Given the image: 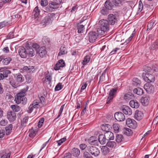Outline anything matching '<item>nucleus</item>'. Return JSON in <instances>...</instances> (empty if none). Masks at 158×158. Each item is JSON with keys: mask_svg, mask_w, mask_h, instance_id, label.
Instances as JSON below:
<instances>
[{"mask_svg": "<svg viewBox=\"0 0 158 158\" xmlns=\"http://www.w3.org/2000/svg\"><path fill=\"white\" fill-rule=\"evenodd\" d=\"M116 141L118 143H120L123 141V137L121 135H117L115 139Z\"/></svg>", "mask_w": 158, "mask_h": 158, "instance_id": "obj_44", "label": "nucleus"}, {"mask_svg": "<svg viewBox=\"0 0 158 158\" xmlns=\"http://www.w3.org/2000/svg\"><path fill=\"white\" fill-rule=\"evenodd\" d=\"M129 104L130 106L133 108H137L139 106V102L136 100H131Z\"/></svg>", "mask_w": 158, "mask_h": 158, "instance_id": "obj_21", "label": "nucleus"}, {"mask_svg": "<svg viewBox=\"0 0 158 158\" xmlns=\"http://www.w3.org/2000/svg\"><path fill=\"white\" fill-rule=\"evenodd\" d=\"M144 88L148 93H152L154 90V85L149 83L145 84L144 85Z\"/></svg>", "mask_w": 158, "mask_h": 158, "instance_id": "obj_8", "label": "nucleus"}, {"mask_svg": "<svg viewBox=\"0 0 158 158\" xmlns=\"http://www.w3.org/2000/svg\"><path fill=\"white\" fill-rule=\"evenodd\" d=\"M143 78L145 81L148 83L153 82L155 81L154 76L148 73L143 75Z\"/></svg>", "mask_w": 158, "mask_h": 158, "instance_id": "obj_5", "label": "nucleus"}, {"mask_svg": "<svg viewBox=\"0 0 158 158\" xmlns=\"http://www.w3.org/2000/svg\"><path fill=\"white\" fill-rule=\"evenodd\" d=\"M19 54L22 58H25L27 55V51L23 47H21L19 50Z\"/></svg>", "mask_w": 158, "mask_h": 158, "instance_id": "obj_10", "label": "nucleus"}, {"mask_svg": "<svg viewBox=\"0 0 158 158\" xmlns=\"http://www.w3.org/2000/svg\"><path fill=\"white\" fill-rule=\"evenodd\" d=\"M124 133L126 135L130 136L132 134L133 132L131 129L127 128L124 129Z\"/></svg>", "mask_w": 158, "mask_h": 158, "instance_id": "obj_43", "label": "nucleus"}, {"mask_svg": "<svg viewBox=\"0 0 158 158\" xmlns=\"http://www.w3.org/2000/svg\"><path fill=\"white\" fill-rule=\"evenodd\" d=\"M62 88L61 83H58L56 86L55 89V91H59Z\"/></svg>", "mask_w": 158, "mask_h": 158, "instance_id": "obj_58", "label": "nucleus"}, {"mask_svg": "<svg viewBox=\"0 0 158 158\" xmlns=\"http://www.w3.org/2000/svg\"><path fill=\"white\" fill-rule=\"evenodd\" d=\"M113 3L116 6H120L123 5V3L121 0H112Z\"/></svg>", "mask_w": 158, "mask_h": 158, "instance_id": "obj_40", "label": "nucleus"}, {"mask_svg": "<svg viewBox=\"0 0 158 158\" xmlns=\"http://www.w3.org/2000/svg\"><path fill=\"white\" fill-rule=\"evenodd\" d=\"M98 140L102 145L104 144L106 142L107 139L105 135L103 134H100L98 137Z\"/></svg>", "mask_w": 158, "mask_h": 158, "instance_id": "obj_16", "label": "nucleus"}, {"mask_svg": "<svg viewBox=\"0 0 158 158\" xmlns=\"http://www.w3.org/2000/svg\"><path fill=\"white\" fill-rule=\"evenodd\" d=\"M11 73V72L9 70H7L3 72L2 75H3L4 78L5 77H7L8 76V75L10 74Z\"/></svg>", "mask_w": 158, "mask_h": 158, "instance_id": "obj_59", "label": "nucleus"}, {"mask_svg": "<svg viewBox=\"0 0 158 158\" xmlns=\"http://www.w3.org/2000/svg\"><path fill=\"white\" fill-rule=\"evenodd\" d=\"M40 3L42 6H45L48 4L47 0H41Z\"/></svg>", "mask_w": 158, "mask_h": 158, "instance_id": "obj_64", "label": "nucleus"}, {"mask_svg": "<svg viewBox=\"0 0 158 158\" xmlns=\"http://www.w3.org/2000/svg\"><path fill=\"white\" fill-rule=\"evenodd\" d=\"M37 53H39V56L41 57H44L47 53L45 47L43 46L40 48L39 49L37 50Z\"/></svg>", "mask_w": 158, "mask_h": 158, "instance_id": "obj_15", "label": "nucleus"}, {"mask_svg": "<svg viewBox=\"0 0 158 158\" xmlns=\"http://www.w3.org/2000/svg\"><path fill=\"white\" fill-rule=\"evenodd\" d=\"M98 35L95 32H91L89 34V40L90 42H93L97 39Z\"/></svg>", "mask_w": 158, "mask_h": 158, "instance_id": "obj_13", "label": "nucleus"}, {"mask_svg": "<svg viewBox=\"0 0 158 158\" xmlns=\"http://www.w3.org/2000/svg\"><path fill=\"white\" fill-rule=\"evenodd\" d=\"M65 65V63L63 60H61L58 61L55 65L54 69L56 70L60 69V67L63 68Z\"/></svg>", "mask_w": 158, "mask_h": 158, "instance_id": "obj_14", "label": "nucleus"}, {"mask_svg": "<svg viewBox=\"0 0 158 158\" xmlns=\"http://www.w3.org/2000/svg\"><path fill=\"white\" fill-rule=\"evenodd\" d=\"M133 92L134 93L136 94L139 95H142L143 93V89L139 87L134 89L133 90Z\"/></svg>", "mask_w": 158, "mask_h": 158, "instance_id": "obj_27", "label": "nucleus"}, {"mask_svg": "<svg viewBox=\"0 0 158 158\" xmlns=\"http://www.w3.org/2000/svg\"><path fill=\"white\" fill-rule=\"evenodd\" d=\"M40 102V104H42V105H44L45 103V98L43 96H41L40 97H39Z\"/></svg>", "mask_w": 158, "mask_h": 158, "instance_id": "obj_63", "label": "nucleus"}, {"mask_svg": "<svg viewBox=\"0 0 158 158\" xmlns=\"http://www.w3.org/2000/svg\"><path fill=\"white\" fill-rule=\"evenodd\" d=\"M104 135H105L107 140H113L114 139L113 133L110 131L106 132Z\"/></svg>", "mask_w": 158, "mask_h": 158, "instance_id": "obj_25", "label": "nucleus"}, {"mask_svg": "<svg viewBox=\"0 0 158 158\" xmlns=\"http://www.w3.org/2000/svg\"><path fill=\"white\" fill-rule=\"evenodd\" d=\"M99 24L100 27L102 29L106 31L109 30V24L107 20L105 19H102L99 22Z\"/></svg>", "mask_w": 158, "mask_h": 158, "instance_id": "obj_6", "label": "nucleus"}, {"mask_svg": "<svg viewBox=\"0 0 158 158\" xmlns=\"http://www.w3.org/2000/svg\"><path fill=\"white\" fill-rule=\"evenodd\" d=\"M106 145L110 148H114L116 146V143L114 141H108Z\"/></svg>", "mask_w": 158, "mask_h": 158, "instance_id": "obj_36", "label": "nucleus"}, {"mask_svg": "<svg viewBox=\"0 0 158 158\" xmlns=\"http://www.w3.org/2000/svg\"><path fill=\"white\" fill-rule=\"evenodd\" d=\"M9 82L10 85L13 87L16 88L18 85L13 78H10L9 79Z\"/></svg>", "mask_w": 158, "mask_h": 158, "instance_id": "obj_41", "label": "nucleus"}, {"mask_svg": "<svg viewBox=\"0 0 158 158\" xmlns=\"http://www.w3.org/2000/svg\"><path fill=\"white\" fill-rule=\"evenodd\" d=\"M126 123L127 126L132 129H135L137 126L135 121L131 118H128L127 119Z\"/></svg>", "mask_w": 158, "mask_h": 158, "instance_id": "obj_4", "label": "nucleus"}, {"mask_svg": "<svg viewBox=\"0 0 158 158\" xmlns=\"http://www.w3.org/2000/svg\"><path fill=\"white\" fill-rule=\"evenodd\" d=\"M52 79V76L50 74H47L43 79V82L47 84H50L51 82Z\"/></svg>", "mask_w": 158, "mask_h": 158, "instance_id": "obj_19", "label": "nucleus"}, {"mask_svg": "<svg viewBox=\"0 0 158 158\" xmlns=\"http://www.w3.org/2000/svg\"><path fill=\"white\" fill-rule=\"evenodd\" d=\"M25 93L23 92H20L18 93L15 96V101L17 104L21 103H23L24 101L25 100V98L24 97Z\"/></svg>", "mask_w": 158, "mask_h": 158, "instance_id": "obj_2", "label": "nucleus"}, {"mask_svg": "<svg viewBox=\"0 0 158 158\" xmlns=\"http://www.w3.org/2000/svg\"><path fill=\"white\" fill-rule=\"evenodd\" d=\"M54 7H52L49 4L45 8V12H52L53 10Z\"/></svg>", "mask_w": 158, "mask_h": 158, "instance_id": "obj_48", "label": "nucleus"}, {"mask_svg": "<svg viewBox=\"0 0 158 158\" xmlns=\"http://www.w3.org/2000/svg\"><path fill=\"white\" fill-rule=\"evenodd\" d=\"M90 60V56H89L87 55L85 56L82 62V64L84 65H85L89 62Z\"/></svg>", "mask_w": 158, "mask_h": 158, "instance_id": "obj_38", "label": "nucleus"}, {"mask_svg": "<svg viewBox=\"0 0 158 158\" xmlns=\"http://www.w3.org/2000/svg\"><path fill=\"white\" fill-rule=\"evenodd\" d=\"M87 85V84L86 82H83L81 84V87L80 90V92L82 91V90H83L85 89L86 88V86Z\"/></svg>", "mask_w": 158, "mask_h": 158, "instance_id": "obj_62", "label": "nucleus"}, {"mask_svg": "<svg viewBox=\"0 0 158 158\" xmlns=\"http://www.w3.org/2000/svg\"><path fill=\"white\" fill-rule=\"evenodd\" d=\"M27 55H28L29 57H32L35 55L34 50L32 48H29V49H27Z\"/></svg>", "mask_w": 158, "mask_h": 158, "instance_id": "obj_39", "label": "nucleus"}, {"mask_svg": "<svg viewBox=\"0 0 158 158\" xmlns=\"http://www.w3.org/2000/svg\"><path fill=\"white\" fill-rule=\"evenodd\" d=\"M40 12V10L38 9V6H36L34 9L33 13L35 17H37L38 16Z\"/></svg>", "mask_w": 158, "mask_h": 158, "instance_id": "obj_46", "label": "nucleus"}, {"mask_svg": "<svg viewBox=\"0 0 158 158\" xmlns=\"http://www.w3.org/2000/svg\"><path fill=\"white\" fill-rule=\"evenodd\" d=\"M34 68L33 66H24L23 67L24 70H27L28 72H33L34 71Z\"/></svg>", "mask_w": 158, "mask_h": 158, "instance_id": "obj_55", "label": "nucleus"}, {"mask_svg": "<svg viewBox=\"0 0 158 158\" xmlns=\"http://www.w3.org/2000/svg\"><path fill=\"white\" fill-rule=\"evenodd\" d=\"M88 150L92 155L97 156L100 154V151L98 148L95 146H90L88 147Z\"/></svg>", "mask_w": 158, "mask_h": 158, "instance_id": "obj_3", "label": "nucleus"}, {"mask_svg": "<svg viewBox=\"0 0 158 158\" xmlns=\"http://www.w3.org/2000/svg\"><path fill=\"white\" fill-rule=\"evenodd\" d=\"M67 52L66 48L64 46H61L60 50V52L58 53V56H61L62 55L66 54Z\"/></svg>", "mask_w": 158, "mask_h": 158, "instance_id": "obj_26", "label": "nucleus"}, {"mask_svg": "<svg viewBox=\"0 0 158 158\" xmlns=\"http://www.w3.org/2000/svg\"><path fill=\"white\" fill-rule=\"evenodd\" d=\"M87 81L86 82L90 83L93 79V77L90 73H88L87 75Z\"/></svg>", "mask_w": 158, "mask_h": 158, "instance_id": "obj_53", "label": "nucleus"}, {"mask_svg": "<svg viewBox=\"0 0 158 158\" xmlns=\"http://www.w3.org/2000/svg\"><path fill=\"white\" fill-rule=\"evenodd\" d=\"M117 89L115 88L113 89L110 90L109 92V95L114 97V95L116 94L117 92Z\"/></svg>", "mask_w": 158, "mask_h": 158, "instance_id": "obj_49", "label": "nucleus"}, {"mask_svg": "<svg viewBox=\"0 0 158 158\" xmlns=\"http://www.w3.org/2000/svg\"><path fill=\"white\" fill-rule=\"evenodd\" d=\"M155 21L154 20L151 21L148 23L147 26V30L148 31L151 29L154 25Z\"/></svg>", "mask_w": 158, "mask_h": 158, "instance_id": "obj_50", "label": "nucleus"}, {"mask_svg": "<svg viewBox=\"0 0 158 158\" xmlns=\"http://www.w3.org/2000/svg\"><path fill=\"white\" fill-rule=\"evenodd\" d=\"M114 117L115 119L118 121H124L125 119V116L121 112L116 113L114 114Z\"/></svg>", "mask_w": 158, "mask_h": 158, "instance_id": "obj_9", "label": "nucleus"}, {"mask_svg": "<svg viewBox=\"0 0 158 158\" xmlns=\"http://www.w3.org/2000/svg\"><path fill=\"white\" fill-rule=\"evenodd\" d=\"M77 32L78 33H82L83 32V31L85 29V27L82 25H80L79 23L77 24Z\"/></svg>", "mask_w": 158, "mask_h": 158, "instance_id": "obj_37", "label": "nucleus"}, {"mask_svg": "<svg viewBox=\"0 0 158 158\" xmlns=\"http://www.w3.org/2000/svg\"><path fill=\"white\" fill-rule=\"evenodd\" d=\"M108 24L112 25H114L117 21L116 17L112 14H110L108 15Z\"/></svg>", "mask_w": 158, "mask_h": 158, "instance_id": "obj_11", "label": "nucleus"}, {"mask_svg": "<svg viewBox=\"0 0 158 158\" xmlns=\"http://www.w3.org/2000/svg\"><path fill=\"white\" fill-rule=\"evenodd\" d=\"M33 106L31 104L28 107V109L27 110V112L29 113H31L33 111L34 109Z\"/></svg>", "mask_w": 158, "mask_h": 158, "instance_id": "obj_60", "label": "nucleus"}, {"mask_svg": "<svg viewBox=\"0 0 158 158\" xmlns=\"http://www.w3.org/2000/svg\"><path fill=\"white\" fill-rule=\"evenodd\" d=\"M121 109L123 112L126 115H130L132 113V111L131 108L129 106L123 105L122 106Z\"/></svg>", "mask_w": 158, "mask_h": 158, "instance_id": "obj_7", "label": "nucleus"}, {"mask_svg": "<svg viewBox=\"0 0 158 158\" xmlns=\"http://www.w3.org/2000/svg\"><path fill=\"white\" fill-rule=\"evenodd\" d=\"M10 107L15 112H18L21 109L20 107L16 104L11 105Z\"/></svg>", "mask_w": 158, "mask_h": 158, "instance_id": "obj_45", "label": "nucleus"}, {"mask_svg": "<svg viewBox=\"0 0 158 158\" xmlns=\"http://www.w3.org/2000/svg\"><path fill=\"white\" fill-rule=\"evenodd\" d=\"M150 99V98L148 96H146L142 97L141 99V101L143 105L147 106L149 104Z\"/></svg>", "mask_w": 158, "mask_h": 158, "instance_id": "obj_20", "label": "nucleus"}, {"mask_svg": "<svg viewBox=\"0 0 158 158\" xmlns=\"http://www.w3.org/2000/svg\"><path fill=\"white\" fill-rule=\"evenodd\" d=\"M101 151L104 155H106L109 153L110 150L106 146H102L101 149Z\"/></svg>", "mask_w": 158, "mask_h": 158, "instance_id": "obj_31", "label": "nucleus"}, {"mask_svg": "<svg viewBox=\"0 0 158 158\" xmlns=\"http://www.w3.org/2000/svg\"><path fill=\"white\" fill-rule=\"evenodd\" d=\"M16 80L18 82H21L24 80V79L23 78V76L21 74H19L16 77Z\"/></svg>", "mask_w": 158, "mask_h": 158, "instance_id": "obj_52", "label": "nucleus"}, {"mask_svg": "<svg viewBox=\"0 0 158 158\" xmlns=\"http://www.w3.org/2000/svg\"><path fill=\"white\" fill-rule=\"evenodd\" d=\"M84 158H93L88 152H85L83 155Z\"/></svg>", "mask_w": 158, "mask_h": 158, "instance_id": "obj_56", "label": "nucleus"}, {"mask_svg": "<svg viewBox=\"0 0 158 158\" xmlns=\"http://www.w3.org/2000/svg\"><path fill=\"white\" fill-rule=\"evenodd\" d=\"M113 127L114 132L116 133H118L119 130L118 124L116 123L114 124L113 125Z\"/></svg>", "mask_w": 158, "mask_h": 158, "instance_id": "obj_51", "label": "nucleus"}, {"mask_svg": "<svg viewBox=\"0 0 158 158\" xmlns=\"http://www.w3.org/2000/svg\"><path fill=\"white\" fill-rule=\"evenodd\" d=\"M44 120V118H42L40 120L38 124V126L40 128L43 125Z\"/></svg>", "mask_w": 158, "mask_h": 158, "instance_id": "obj_57", "label": "nucleus"}, {"mask_svg": "<svg viewBox=\"0 0 158 158\" xmlns=\"http://www.w3.org/2000/svg\"><path fill=\"white\" fill-rule=\"evenodd\" d=\"M3 59L2 62L4 65L8 64L12 60L11 58L9 57L5 58H4Z\"/></svg>", "mask_w": 158, "mask_h": 158, "instance_id": "obj_42", "label": "nucleus"}, {"mask_svg": "<svg viewBox=\"0 0 158 158\" xmlns=\"http://www.w3.org/2000/svg\"><path fill=\"white\" fill-rule=\"evenodd\" d=\"M28 119V116L25 117L23 118L21 122V125L22 127H24L26 126L27 124Z\"/></svg>", "mask_w": 158, "mask_h": 158, "instance_id": "obj_33", "label": "nucleus"}, {"mask_svg": "<svg viewBox=\"0 0 158 158\" xmlns=\"http://www.w3.org/2000/svg\"><path fill=\"white\" fill-rule=\"evenodd\" d=\"M134 95L132 93H129L126 94L124 96V98L126 100H129L133 98Z\"/></svg>", "mask_w": 158, "mask_h": 158, "instance_id": "obj_35", "label": "nucleus"}, {"mask_svg": "<svg viewBox=\"0 0 158 158\" xmlns=\"http://www.w3.org/2000/svg\"><path fill=\"white\" fill-rule=\"evenodd\" d=\"M55 14L53 13H49L46 16L42 21L43 25H47L51 23L54 20Z\"/></svg>", "mask_w": 158, "mask_h": 158, "instance_id": "obj_1", "label": "nucleus"}, {"mask_svg": "<svg viewBox=\"0 0 158 158\" xmlns=\"http://www.w3.org/2000/svg\"><path fill=\"white\" fill-rule=\"evenodd\" d=\"M101 128L102 131H106V132L110 131L111 127L108 124H102L101 126Z\"/></svg>", "mask_w": 158, "mask_h": 158, "instance_id": "obj_23", "label": "nucleus"}, {"mask_svg": "<svg viewBox=\"0 0 158 158\" xmlns=\"http://www.w3.org/2000/svg\"><path fill=\"white\" fill-rule=\"evenodd\" d=\"M141 83V81L137 78H135L133 79L132 84L136 86H139Z\"/></svg>", "mask_w": 158, "mask_h": 158, "instance_id": "obj_32", "label": "nucleus"}, {"mask_svg": "<svg viewBox=\"0 0 158 158\" xmlns=\"http://www.w3.org/2000/svg\"><path fill=\"white\" fill-rule=\"evenodd\" d=\"M158 48V39L155 42L152 43L149 47V49L150 50H154Z\"/></svg>", "mask_w": 158, "mask_h": 158, "instance_id": "obj_22", "label": "nucleus"}, {"mask_svg": "<svg viewBox=\"0 0 158 158\" xmlns=\"http://www.w3.org/2000/svg\"><path fill=\"white\" fill-rule=\"evenodd\" d=\"M135 33V30L133 31L132 33L131 34V36L124 43H126V44L128 43L132 39V38L134 36V35Z\"/></svg>", "mask_w": 158, "mask_h": 158, "instance_id": "obj_54", "label": "nucleus"}, {"mask_svg": "<svg viewBox=\"0 0 158 158\" xmlns=\"http://www.w3.org/2000/svg\"><path fill=\"white\" fill-rule=\"evenodd\" d=\"M143 114L141 111L136 110L135 112V118L138 120H140L143 118Z\"/></svg>", "mask_w": 158, "mask_h": 158, "instance_id": "obj_18", "label": "nucleus"}, {"mask_svg": "<svg viewBox=\"0 0 158 158\" xmlns=\"http://www.w3.org/2000/svg\"><path fill=\"white\" fill-rule=\"evenodd\" d=\"M29 136L31 138H33L37 133L36 130H34L33 128L30 129L29 131Z\"/></svg>", "mask_w": 158, "mask_h": 158, "instance_id": "obj_29", "label": "nucleus"}, {"mask_svg": "<svg viewBox=\"0 0 158 158\" xmlns=\"http://www.w3.org/2000/svg\"><path fill=\"white\" fill-rule=\"evenodd\" d=\"M89 143L91 145H98V142L97 137L95 136H92L89 139Z\"/></svg>", "mask_w": 158, "mask_h": 158, "instance_id": "obj_17", "label": "nucleus"}, {"mask_svg": "<svg viewBox=\"0 0 158 158\" xmlns=\"http://www.w3.org/2000/svg\"><path fill=\"white\" fill-rule=\"evenodd\" d=\"M72 153L73 156L75 157L78 156L80 154L79 150L77 148H74L73 149Z\"/></svg>", "mask_w": 158, "mask_h": 158, "instance_id": "obj_34", "label": "nucleus"}, {"mask_svg": "<svg viewBox=\"0 0 158 158\" xmlns=\"http://www.w3.org/2000/svg\"><path fill=\"white\" fill-rule=\"evenodd\" d=\"M7 116L10 121L13 122L15 119L16 114L14 112L8 111L7 113Z\"/></svg>", "mask_w": 158, "mask_h": 158, "instance_id": "obj_12", "label": "nucleus"}, {"mask_svg": "<svg viewBox=\"0 0 158 158\" xmlns=\"http://www.w3.org/2000/svg\"><path fill=\"white\" fill-rule=\"evenodd\" d=\"M106 31L103 30V29H102L101 27H100L99 28H98L97 30L98 35H102L105 34V32Z\"/></svg>", "mask_w": 158, "mask_h": 158, "instance_id": "obj_47", "label": "nucleus"}, {"mask_svg": "<svg viewBox=\"0 0 158 158\" xmlns=\"http://www.w3.org/2000/svg\"><path fill=\"white\" fill-rule=\"evenodd\" d=\"M105 6L107 9L111 10L113 8V5L110 1H107L105 2Z\"/></svg>", "mask_w": 158, "mask_h": 158, "instance_id": "obj_30", "label": "nucleus"}, {"mask_svg": "<svg viewBox=\"0 0 158 158\" xmlns=\"http://www.w3.org/2000/svg\"><path fill=\"white\" fill-rule=\"evenodd\" d=\"M66 140V139L65 138H63L60 140L57 141V142L58 143V145L60 146L62 143L65 142Z\"/></svg>", "mask_w": 158, "mask_h": 158, "instance_id": "obj_61", "label": "nucleus"}, {"mask_svg": "<svg viewBox=\"0 0 158 158\" xmlns=\"http://www.w3.org/2000/svg\"><path fill=\"white\" fill-rule=\"evenodd\" d=\"M33 106L34 108H39L40 106V102L39 100L36 99L34 100L31 104Z\"/></svg>", "mask_w": 158, "mask_h": 158, "instance_id": "obj_28", "label": "nucleus"}, {"mask_svg": "<svg viewBox=\"0 0 158 158\" xmlns=\"http://www.w3.org/2000/svg\"><path fill=\"white\" fill-rule=\"evenodd\" d=\"M56 1L52 2L49 4L54 9L56 8V7L58 5L60 4L62 2V0H55Z\"/></svg>", "mask_w": 158, "mask_h": 158, "instance_id": "obj_24", "label": "nucleus"}]
</instances>
